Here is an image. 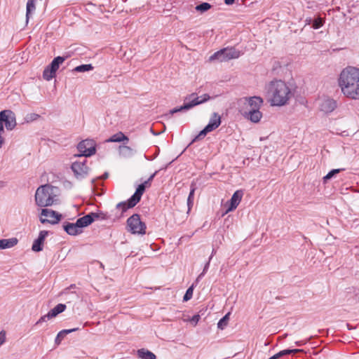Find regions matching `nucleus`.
Instances as JSON below:
<instances>
[{"mask_svg": "<svg viewBox=\"0 0 359 359\" xmlns=\"http://www.w3.org/2000/svg\"><path fill=\"white\" fill-rule=\"evenodd\" d=\"M221 124V116L216 112H214L205 126L210 132L217 128Z\"/></svg>", "mask_w": 359, "mask_h": 359, "instance_id": "obj_19", "label": "nucleus"}, {"mask_svg": "<svg viewBox=\"0 0 359 359\" xmlns=\"http://www.w3.org/2000/svg\"><path fill=\"white\" fill-rule=\"evenodd\" d=\"M129 231L133 233L144 234L146 225L140 218V215L134 214L127 220Z\"/></svg>", "mask_w": 359, "mask_h": 359, "instance_id": "obj_7", "label": "nucleus"}, {"mask_svg": "<svg viewBox=\"0 0 359 359\" xmlns=\"http://www.w3.org/2000/svg\"><path fill=\"white\" fill-rule=\"evenodd\" d=\"M1 116L7 130H12L15 127L16 120L14 112L11 110H4L1 111Z\"/></svg>", "mask_w": 359, "mask_h": 359, "instance_id": "obj_13", "label": "nucleus"}, {"mask_svg": "<svg viewBox=\"0 0 359 359\" xmlns=\"http://www.w3.org/2000/svg\"><path fill=\"white\" fill-rule=\"evenodd\" d=\"M200 316L199 315H194L191 319H190V322L194 323V325L195 326L198 322L200 320Z\"/></svg>", "mask_w": 359, "mask_h": 359, "instance_id": "obj_41", "label": "nucleus"}, {"mask_svg": "<svg viewBox=\"0 0 359 359\" xmlns=\"http://www.w3.org/2000/svg\"><path fill=\"white\" fill-rule=\"evenodd\" d=\"M301 351H302V349H285V350L278 352L277 353V355L279 358H280L283 355H288L290 353H298V352H301Z\"/></svg>", "mask_w": 359, "mask_h": 359, "instance_id": "obj_32", "label": "nucleus"}, {"mask_svg": "<svg viewBox=\"0 0 359 359\" xmlns=\"http://www.w3.org/2000/svg\"><path fill=\"white\" fill-rule=\"evenodd\" d=\"M296 344H297L299 346L301 345L300 342H296Z\"/></svg>", "mask_w": 359, "mask_h": 359, "instance_id": "obj_47", "label": "nucleus"}, {"mask_svg": "<svg viewBox=\"0 0 359 359\" xmlns=\"http://www.w3.org/2000/svg\"><path fill=\"white\" fill-rule=\"evenodd\" d=\"M212 258V255L210 257L208 262L205 264L203 272L196 278V282H198L199 280V279H201L205 275V273L207 272V271L210 266V262Z\"/></svg>", "mask_w": 359, "mask_h": 359, "instance_id": "obj_37", "label": "nucleus"}, {"mask_svg": "<svg viewBox=\"0 0 359 359\" xmlns=\"http://www.w3.org/2000/svg\"><path fill=\"white\" fill-rule=\"evenodd\" d=\"M6 341V332L2 330L0 332V346L4 344Z\"/></svg>", "mask_w": 359, "mask_h": 359, "instance_id": "obj_40", "label": "nucleus"}, {"mask_svg": "<svg viewBox=\"0 0 359 359\" xmlns=\"http://www.w3.org/2000/svg\"><path fill=\"white\" fill-rule=\"evenodd\" d=\"M323 26V22H322V20L320 19H317V20H315L313 22V25L312 27L317 29L318 28H320V27Z\"/></svg>", "mask_w": 359, "mask_h": 359, "instance_id": "obj_38", "label": "nucleus"}, {"mask_svg": "<svg viewBox=\"0 0 359 359\" xmlns=\"http://www.w3.org/2000/svg\"><path fill=\"white\" fill-rule=\"evenodd\" d=\"M67 57L57 56L53 59L50 65L47 66L43 71V77L46 81H50L55 76V73L59 67L66 60Z\"/></svg>", "mask_w": 359, "mask_h": 359, "instance_id": "obj_8", "label": "nucleus"}, {"mask_svg": "<svg viewBox=\"0 0 359 359\" xmlns=\"http://www.w3.org/2000/svg\"><path fill=\"white\" fill-rule=\"evenodd\" d=\"M137 355L141 359H156V356L154 353L149 350L141 348L137 351Z\"/></svg>", "mask_w": 359, "mask_h": 359, "instance_id": "obj_23", "label": "nucleus"}, {"mask_svg": "<svg viewBox=\"0 0 359 359\" xmlns=\"http://www.w3.org/2000/svg\"><path fill=\"white\" fill-rule=\"evenodd\" d=\"M108 177V174L107 173H105L103 177H102V179H107Z\"/></svg>", "mask_w": 359, "mask_h": 359, "instance_id": "obj_46", "label": "nucleus"}, {"mask_svg": "<svg viewBox=\"0 0 359 359\" xmlns=\"http://www.w3.org/2000/svg\"><path fill=\"white\" fill-rule=\"evenodd\" d=\"M0 241V249L10 248L18 243L17 238L1 239Z\"/></svg>", "mask_w": 359, "mask_h": 359, "instance_id": "obj_24", "label": "nucleus"}, {"mask_svg": "<svg viewBox=\"0 0 359 359\" xmlns=\"http://www.w3.org/2000/svg\"><path fill=\"white\" fill-rule=\"evenodd\" d=\"M35 0H28L27 3V21H28L30 13L35 10Z\"/></svg>", "mask_w": 359, "mask_h": 359, "instance_id": "obj_28", "label": "nucleus"}, {"mask_svg": "<svg viewBox=\"0 0 359 359\" xmlns=\"http://www.w3.org/2000/svg\"><path fill=\"white\" fill-rule=\"evenodd\" d=\"M158 171H156L154 173H153L148 179V180L151 182L153 179L154 178V177L156 176V175L157 174Z\"/></svg>", "mask_w": 359, "mask_h": 359, "instance_id": "obj_42", "label": "nucleus"}, {"mask_svg": "<svg viewBox=\"0 0 359 359\" xmlns=\"http://www.w3.org/2000/svg\"><path fill=\"white\" fill-rule=\"evenodd\" d=\"M193 291H194L193 285L187 289V290L183 297V299L184 302H187V301L189 300L190 299H191V297L193 296Z\"/></svg>", "mask_w": 359, "mask_h": 359, "instance_id": "obj_36", "label": "nucleus"}, {"mask_svg": "<svg viewBox=\"0 0 359 359\" xmlns=\"http://www.w3.org/2000/svg\"><path fill=\"white\" fill-rule=\"evenodd\" d=\"M58 189L50 184L40 186L35 193V202L39 207L52 205L56 201Z\"/></svg>", "mask_w": 359, "mask_h": 359, "instance_id": "obj_3", "label": "nucleus"}, {"mask_svg": "<svg viewBox=\"0 0 359 359\" xmlns=\"http://www.w3.org/2000/svg\"><path fill=\"white\" fill-rule=\"evenodd\" d=\"M340 172V169H334L330 171L324 177L323 181L326 182L328 180H330L332 177H334L336 174Z\"/></svg>", "mask_w": 359, "mask_h": 359, "instance_id": "obj_34", "label": "nucleus"}, {"mask_svg": "<svg viewBox=\"0 0 359 359\" xmlns=\"http://www.w3.org/2000/svg\"><path fill=\"white\" fill-rule=\"evenodd\" d=\"M93 67L91 64L81 65L76 67L73 71L76 72H89L93 69Z\"/></svg>", "mask_w": 359, "mask_h": 359, "instance_id": "obj_27", "label": "nucleus"}, {"mask_svg": "<svg viewBox=\"0 0 359 359\" xmlns=\"http://www.w3.org/2000/svg\"><path fill=\"white\" fill-rule=\"evenodd\" d=\"M210 131L205 127L200 133L199 134L195 137V138L193 140L192 142L198 141L199 140L203 139L208 133Z\"/></svg>", "mask_w": 359, "mask_h": 359, "instance_id": "obj_33", "label": "nucleus"}, {"mask_svg": "<svg viewBox=\"0 0 359 359\" xmlns=\"http://www.w3.org/2000/svg\"><path fill=\"white\" fill-rule=\"evenodd\" d=\"M339 86L342 93L347 97L359 99V69L348 67L340 73Z\"/></svg>", "mask_w": 359, "mask_h": 359, "instance_id": "obj_1", "label": "nucleus"}, {"mask_svg": "<svg viewBox=\"0 0 359 359\" xmlns=\"http://www.w3.org/2000/svg\"><path fill=\"white\" fill-rule=\"evenodd\" d=\"M62 215L50 209H42L40 217V222L43 224L50 223L55 224L61 219Z\"/></svg>", "mask_w": 359, "mask_h": 359, "instance_id": "obj_9", "label": "nucleus"}, {"mask_svg": "<svg viewBox=\"0 0 359 359\" xmlns=\"http://www.w3.org/2000/svg\"><path fill=\"white\" fill-rule=\"evenodd\" d=\"M142 184H144L145 185V188H146L147 187H149L150 186L151 182L147 180L144 183H142Z\"/></svg>", "mask_w": 359, "mask_h": 359, "instance_id": "obj_44", "label": "nucleus"}, {"mask_svg": "<svg viewBox=\"0 0 359 359\" xmlns=\"http://www.w3.org/2000/svg\"><path fill=\"white\" fill-rule=\"evenodd\" d=\"M78 150L81 153L79 156H90L95 153V142L93 140H85L78 144Z\"/></svg>", "mask_w": 359, "mask_h": 359, "instance_id": "obj_10", "label": "nucleus"}, {"mask_svg": "<svg viewBox=\"0 0 359 359\" xmlns=\"http://www.w3.org/2000/svg\"><path fill=\"white\" fill-rule=\"evenodd\" d=\"M87 161L83 159V161H75L72 164L71 168L77 179L85 178L88 173L89 168L86 165Z\"/></svg>", "mask_w": 359, "mask_h": 359, "instance_id": "obj_11", "label": "nucleus"}, {"mask_svg": "<svg viewBox=\"0 0 359 359\" xmlns=\"http://www.w3.org/2000/svg\"><path fill=\"white\" fill-rule=\"evenodd\" d=\"M240 55V51L236 48H226L215 53L210 57L209 60L214 61L217 60L220 62L227 61L231 59H236Z\"/></svg>", "mask_w": 359, "mask_h": 359, "instance_id": "obj_5", "label": "nucleus"}, {"mask_svg": "<svg viewBox=\"0 0 359 359\" xmlns=\"http://www.w3.org/2000/svg\"><path fill=\"white\" fill-rule=\"evenodd\" d=\"M79 330V327L69 329V330H62L57 334V335L55 338V343L57 344H59L67 334L72 333V332L77 331Z\"/></svg>", "mask_w": 359, "mask_h": 359, "instance_id": "obj_25", "label": "nucleus"}, {"mask_svg": "<svg viewBox=\"0 0 359 359\" xmlns=\"http://www.w3.org/2000/svg\"><path fill=\"white\" fill-rule=\"evenodd\" d=\"M243 194V191L241 189L234 192L230 201L225 204V206L227 207L225 214L234 210L238 207L242 200Z\"/></svg>", "mask_w": 359, "mask_h": 359, "instance_id": "obj_14", "label": "nucleus"}, {"mask_svg": "<svg viewBox=\"0 0 359 359\" xmlns=\"http://www.w3.org/2000/svg\"><path fill=\"white\" fill-rule=\"evenodd\" d=\"M128 137L125 135L122 132H118L112 136H111L109 139L106 140L107 142H128Z\"/></svg>", "mask_w": 359, "mask_h": 359, "instance_id": "obj_22", "label": "nucleus"}, {"mask_svg": "<svg viewBox=\"0 0 359 359\" xmlns=\"http://www.w3.org/2000/svg\"><path fill=\"white\" fill-rule=\"evenodd\" d=\"M210 99V97L208 94H204L201 96H197L196 93H191L184 97V102L182 106L170 110V111L168 114H165L164 116L170 118L172 114L177 112L189 110L196 105L207 102Z\"/></svg>", "mask_w": 359, "mask_h": 359, "instance_id": "obj_4", "label": "nucleus"}, {"mask_svg": "<svg viewBox=\"0 0 359 359\" xmlns=\"http://www.w3.org/2000/svg\"><path fill=\"white\" fill-rule=\"evenodd\" d=\"M245 116L253 123H258L262 117V114L259 110H249L248 112H245Z\"/></svg>", "mask_w": 359, "mask_h": 359, "instance_id": "obj_21", "label": "nucleus"}, {"mask_svg": "<svg viewBox=\"0 0 359 359\" xmlns=\"http://www.w3.org/2000/svg\"><path fill=\"white\" fill-rule=\"evenodd\" d=\"M319 107L320 111L328 114L334 110L337 107V103L333 99L325 97L320 100Z\"/></svg>", "mask_w": 359, "mask_h": 359, "instance_id": "obj_15", "label": "nucleus"}, {"mask_svg": "<svg viewBox=\"0 0 359 359\" xmlns=\"http://www.w3.org/2000/svg\"><path fill=\"white\" fill-rule=\"evenodd\" d=\"M145 189L144 184H140L135 194L128 199V202L118 203L116 205L117 208H122L123 211H126L128 208H133L140 201Z\"/></svg>", "mask_w": 359, "mask_h": 359, "instance_id": "obj_6", "label": "nucleus"}, {"mask_svg": "<svg viewBox=\"0 0 359 359\" xmlns=\"http://www.w3.org/2000/svg\"><path fill=\"white\" fill-rule=\"evenodd\" d=\"M233 2H234V0H224V3L226 5H231L233 4Z\"/></svg>", "mask_w": 359, "mask_h": 359, "instance_id": "obj_43", "label": "nucleus"}, {"mask_svg": "<svg viewBox=\"0 0 359 359\" xmlns=\"http://www.w3.org/2000/svg\"><path fill=\"white\" fill-rule=\"evenodd\" d=\"M266 95L272 106L285 105L292 97V92L282 80H273L266 85Z\"/></svg>", "mask_w": 359, "mask_h": 359, "instance_id": "obj_2", "label": "nucleus"}, {"mask_svg": "<svg viewBox=\"0 0 359 359\" xmlns=\"http://www.w3.org/2000/svg\"><path fill=\"white\" fill-rule=\"evenodd\" d=\"M48 235V231H41L39 233L38 238L34 241L33 245L32 246V250L34 252H40L43 250V245L45 241L46 236Z\"/></svg>", "mask_w": 359, "mask_h": 359, "instance_id": "obj_16", "label": "nucleus"}, {"mask_svg": "<svg viewBox=\"0 0 359 359\" xmlns=\"http://www.w3.org/2000/svg\"><path fill=\"white\" fill-rule=\"evenodd\" d=\"M245 100L250 108L249 110H259L264 102L263 99L259 96L245 97Z\"/></svg>", "mask_w": 359, "mask_h": 359, "instance_id": "obj_17", "label": "nucleus"}, {"mask_svg": "<svg viewBox=\"0 0 359 359\" xmlns=\"http://www.w3.org/2000/svg\"><path fill=\"white\" fill-rule=\"evenodd\" d=\"M211 8V5L207 2L202 3L196 6V10L201 13L207 11Z\"/></svg>", "mask_w": 359, "mask_h": 359, "instance_id": "obj_31", "label": "nucleus"}, {"mask_svg": "<svg viewBox=\"0 0 359 359\" xmlns=\"http://www.w3.org/2000/svg\"><path fill=\"white\" fill-rule=\"evenodd\" d=\"M40 117V116L37 114H35V113H31V114H28L25 119V121L29 123V122H32V121H34L36 120H37Z\"/></svg>", "mask_w": 359, "mask_h": 359, "instance_id": "obj_35", "label": "nucleus"}, {"mask_svg": "<svg viewBox=\"0 0 359 359\" xmlns=\"http://www.w3.org/2000/svg\"><path fill=\"white\" fill-rule=\"evenodd\" d=\"M101 219H106V215L102 213H96V212H91L88 215H86L81 218H79L76 220L77 225L80 227L81 229L83 227L88 226L91 223H93L95 220Z\"/></svg>", "mask_w": 359, "mask_h": 359, "instance_id": "obj_12", "label": "nucleus"}, {"mask_svg": "<svg viewBox=\"0 0 359 359\" xmlns=\"http://www.w3.org/2000/svg\"><path fill=\"white\" fill-rule=\"evenodd\" d=\"M230 313H226L217 323L218 328L223 330L228 324Z\"/></svg>", "mask_w": 359, "mask_h": 359, "instance_id": "obj_30", "label": "nucleus"}, {"mask_svg": "<svg viewBox=\"0 0 359 359\" xmlns=\"http://www.w3.org/2000/svg\"><path fill=\"white\" fill-rule=\"evenodd\" d=\"M66 309V305L63 304H59L55 306L53 309H52L49 312V316L51 318H54L57 316L58 314L63 312Z\"/></svg>", "mask_w": 359, "mask_h": 359, "instance_id": "obj_26", "label": "nucleus"}, {"mask_svg": "<svg viewBox=\"0 0 359 359\" xmlns=\"http://www.w3.org/2000/svg\"><path fill=\"white\" fill-rule=\"evenodd\" d=\"M279 357L278 356L277 353L271 357L269 359H278Z\"/></svg>", "mask_w": 359, "mask_h": 359, "instance_id": "obj_45", "label": "nucleus"}, {"mask_svg": "<svg viewBox=\"0 0 359 359\" xmlns=\"http://www.w3.org/2000/svg\"><path fill=\"white\" fill-rule=\"evenodd\" d=\"M63 228L64 230L71 236H76L80 234L82 232V230L80 229L79 225H77L76 222L75 223H65Z\"/></svg>", "mask_w": 359, "mask_h": 359, "instance_id": "obj_18", "label": "nucleus"}, {"mask_svg": "<svg viewBox=\"0 0 359 359\" xmlns=\"http://www.w3.org/2000/svg\"><path fill=\"white\" fill-rule=\"evenodd\" d=\"M118 153L121 157L128 158L132 157L135 154V151L128 146L120 145L118 147Z\"/></svg>", "mask_w": 359, "mask_h": 359, "instance_id": "obj_20", "label": "nucleus"}, {"mask_svg": "<svg viewBox=\"0 0 359 359\" xmlns=\"http://www.w3.org/2000/svg\"><path fill=\"white\" fill-rule=\"evenodd\" d=\"M195 190H196L195 185L194 184H191V191H190V193H189L188 198H187V205H188L189 210L191 209V207L193 205V203H194V196Z\"/></svg>", "mask_w": 359, "mask_h": 359, "instance_id": "obj_29", "label": "nucleus"}, {"mask_svg": "<svg viewBox=\"0 0 359 359\" xmlns=\"http://www.w3.org/2000/svg\"><path fill=\"white\" fill-rule=\"evenodd\" d=\"M50 318H52L50 316H49V313H48L47 314L41 316L39 320L36 322V325L37 324H40L43 322H46L48 320H50Z\"/></svg>", "mask_w": 359, "mask_h": 359, "instance_id": "obj_39", "label": "nucleus"}]
</instances>
